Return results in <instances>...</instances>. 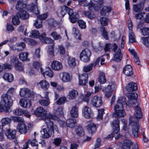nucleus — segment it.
Segmentation results:
<instances>
[{"label":"nucleus","instance_id":"obj_1","mask_svg":"<svg viewBox=\"0 0 149 149\" xmlns=\"http://www.w3.org/2000/svg\"><path fill=\"white\" fill-rule=\"evenodd\" d=\"M142 116L141 108L138 106L136 107L134 117L131 116L129 120V126L131 127L132 134L135 137H136L138 136V132L139 127L138 119L141 118Z\"/></svg>","mask_w":149,"mask_h":149},{"label":"nucleus","instance_id":"obj_2","mask_svg":"<svg viewBox=\"0 0 149 149\" xmlns=\"http://www.w3.org/2000/svg\"><path fill=\"white\" fill-rule=\"evenodd\" d=\"M126 98L121 96L117 101V104L115 106V112L113 114V117L117 118L124 117L125 115L123 109L124 104L125 103Z\"/></svg>","mask_w":149,"mask_h":149},{"label":"nucleus","instance_id":"obj_3","mask_svg":"<svg viewBox=\"0 0 149 149\" xmlns=\"http://www.w3.org/2000/svg\"><path fill=\"white\" fill-rule=\"evenodd\" d=\"M13 100L11 96L8 94H3L1 98V104L5 108L6 112H9L10 108L12 106Z\"/></svg>","mask_w":149,"mask_h":149},{"label":"nucleus","instance_id":"obj_4","mask_svg":"<svg viewBox=\"0 0 149 149\" xmlns=\"http://www.w3.org/2000/svg\"><path fill=\"white\" fill-rule=\"evenodd\" d=\"M112 125L113 126L115 127L114 132L109 135L107 137V139H109L114 136L115 139L117 140L120 136V134H118L120 130L119 121V120L117 119L113 120L112 123Z\"/></svg>","mask_w":149,"mask_h":149},{"label":"nucleus","instance_id":"obj_5","mask_svg":"<svg viewBox=\"0 0 149 149\" xmlns=\"http://www.w3.org/2000/svg\"><path fill=\"white\" fill-rule=\"evenodd\" d=\"M115 85L112 82L109 83L106 88H104L102 91L105 93V96L107 97H110L112 95L111 92L115 88Z\"/></svg>","mask_w":149,"mask_h":149},{"label":"nucleus","instance_id":"obj_6","mask_svg":"<svg viewBox=\"0 0 149 149\" xmlns=\"http://www.w3.org/2000/svg\"><path fill=\"white\" fill-rule=\"evenodd\" d=\"M43 118L45 119V122L47 125L48 127H51L53 125V122H52L50 119L53 120H57L58 119L57 117L55 115H52L51 113H49L48 114H46V117H44Z\"/></svg>","mask_w":149,"mask_h":149},{"label":"nucleus","instance_id":"obj_7","mask_svg":"<svg viewBox=\"0 0 149 149\" xmlns=\"http://www.w3.org/2000/svg\"><path fill=\"white\" fill-rule=\"evenodd\" d=\"M91 104L93 106L97 107H100L102 104L101 97L97 96H94L91 99Z\"/></svg>","mask_w":149,"mask_h":149},{"label":"nucleus","instance_id":"obj_8","mask_svg":"<svg viewBox=\"0 0 149 149\" xmlns=\"http://www.w3.org/2000/svg\"><path fill=\"white\" fill-rule=\"evenodd\" d=\"M132 145V149H139L138 146L136 143H132L130 140H126L124 143V145L121 149H130V146Z\"/></svg>","mask_w":149,"mask_h":149},{"label":"nucleus","instance_id":"obj_9","mask_svg":"<svg viewBox=\"0 0 149 149\" xmlns=\"http://www.w3.org/2000/svg\"><path fill=\"white\" fill-rule=\"evenodd\" d=\"M83 115L86 118H90L93 116V111L90 107L87 106H84L82 109Z\"/></svg>","mask_w":149,"mask_h":149},{"label":"nucleus","instance_id":"obj_10","mask_svg":"<svg viewBox=\"0 0 149 149\" xmlns=\"http://www.w3.org/2000/svg\"><path fill=\"white\" fill-rule=\"evenodd\" d=\"M47 111L42 107H38L35 110L34 114L37 116L43 118L46 117Z\"/></svg>","mask_w":149,"mask_h":149},{"label":"nucleus","instance_id":"obj_11","mask_svg":"<svg viewBox=\"0 0 149 149\" xmlns=\"http://www.w3.org/2000/svg\"><path fill=\"white\" fill-rule=\"evenodd\" d=\"M79 5L81 6H88L89 10H92V8H93L96 11L97 10H99L100 9V8L98 7V9H96L94 7V5L93 3L91 2L90 3H88L86 0H81L79 1Z\"/></svg>","mask_w":149,"mask_h":149},{"label":"nucleus","instance_id":"obj_12","mask_svg":"<svg viewBox=\"0 0 149 149\" xmlns=\"http://www.w3.org/2000/svg\"><path fill=\"white\" fill-rule=\"evenodd\" d=\"M73 12V10L66 6H63L61 8L60 12L58 13V15L60 17H63L67 13L69 15Z\"/></svg>","mask_w":149,"mask_h":149},{"label":"nucleus","instance_id":"obj_13","mask_svg":"<svg viewBox=\"0 0 149 149\" xmlns=\"http://www.w3.org/2000/svg\"><path fill=\"white\" fill-rule=\"evenodd\" d=\"M60 75L61 80L64 82H70L72 79V76L67 72H63Z\"/></svg>","mask_w":149,"mask_h":149},{"label":"nucleus","instance_id":"obj_14","mask_svg":"<svg viewBox=\"0 0 149 149\" xmlns=\"http://www.w3.org/2000/svg\"><path fill=\"white\" fill-rule=\"evenodd\" d=\"M45 128H44L41 130V132H43V134H42L43 137L44 138H48L51 137L53 132L52 130H51L50 127L48 125Z\"/></svg>","mask_w":149,"mask_h":149},{"label":"nucleus","instance_id":"obj_15","mask_svg":"<svg viewBox=\"0 0 149 149\" xmlns=\"http://www.w3.org/2000/svg\"><path fill=\"white\" fill-rule=\"evenodd\" d=\"M88 75L87 73H85L79 75V84L85 86L88 82Z\"/></svg>","mask_w":149,"mask_h":149},{"label":"nucleus","instance_id":"obj_16","mask_svg":"<svg viewBox=\"0 0 149 149\" xmlns=\"http://www.w3.org/2000/svg\"><path fill=\"white\" fill-rule=\"evenodd\" d=\"M137 89L136 84L131 82L129 83L126 86L125 89L128 92H131L135 91Z\"/></svg>","mask_w":149,"mask_h":149},{"label":"nucleus","instance_id":"obj_17","mask_svg":"<svg viewBox=\"0 0 149 149\" xmlns=\"http://www.w3.org/2000/svg\"><path fill=\"white\" fill-rule=\"evenodd\" d=\"M51 67L55 70L59 71L62 69L63 65L60 62L54 60L52 63Z\"/></svg>","mask_w":149,"mask_h":149},{"label":"nucleus","instance_id":"obj_18","mask_svg":"<svg viewBox=\"0 0 149 149\" xmlns=\"http://www.w3.org/2000/svg\"><path fill=\"white\" fill-rule=\"evenodd\" d=\"M40 71L44 77H45V76H48L49 77H53V72L51 69L49 67H46L44 71L42 68H41Z\"/></svg>","mask_w":149,"mask_h":149},{"label":"nucleus","instance_id":"obj_19","mask_svg":"<svg viewBox=\"0 0 149 149\" xmlns=\"http://www.w3.org/2000/svg\"><path fill=\"white\" fill-rule=\"evenodd\" d=\"M123 72L127 76H131L133 74L132 67L130 65L125 66L123 69Z\"/></svg>","mask_w":149,"mask_h":149},{"label":"nucleus","instance_id":"obj_20","mask_svg":"<svg viewBox=\"0 0 149 149\" xmlns=\"http://www.w3.org/2000/svg\"><path fill=\"white\" fill-rule=\"evenodd\" d=\"M26 8L28 11H29L34 14L38 15L39 13L38 8L36 5H34L33 4H31L28 5Z\"/></svg>","mask_w":149,"mask_h":149},{"label":"nucleus","instance_id":"obj_21","mask_svg":"<svg viewBox=\"0 0 149 149\" xmlns=\"http://www.w3.org/2000/svg\"><path fill=\"white\" fill-rule=\"evenodd\" d=\"M17 129L22 134H25L27 132L26 126L24 123H19L17 126Z\"/></svg>","mask_w":149,"mask_h":149},{"label":"nucleus","instance_id":"obj_22","mask_svg":"<svg viewBox=\"0 0 149 149\" xmlns=\"http://www.w3.org/2000/svg\"><path fill=\"white\" fill-rule=\"evenodd\" d=\"M30 143L32 146H35V149H37L38 148V144L36 139H34L33 140L31 141L30 139H29L26 142L25 144L24 145L22 149H27L28 148V143Z\"/></svg>","mask_w":149,"mask_h":149},{"label":"nucleus","instance_id":"obj_23","mask_svg":"<svg viewBox=\"0 0 149 149\" xmlns=\"http://www.w3.org/2000/svg\"><path fill=\"white\" fill-rule=\"evenodd\" d=\"M16 15L23 19H26L29 17V14L27 13L26 9L20 10L16 14Z\"/></svg>","mask_w":149,"mask_h":149},{"label":"nucleus","instance_id":"obj_24","mask_svg":"<svg viewBox=\"0 0 149 149\" xmlns=\"http://www.w3.org/2000/svg\"><path fill=\"white\" fill-rule=\"evenodd\" d=\"M16 133V132L15 130L10 129L7 130L5 132L6 135L10 139H12L15 138Z\"/></svg>","mask_w":149,"mask_h":149},{"label":"nucleus","instance_id":"obj_25","mask_svg":"<svg viewBox=\"0 0 149 149\" xmlns=\"http://www.w3.org/2000/svg\"><path fill=\"white\" fill-rule=\"evenodd\" d=\"M31 94L30 90L26 88H21L19 92V95L22 97H29Z\"/></svg>","mask_w":149,"mask_h":149},{"label":"nucleus","instance_id":"obj_26","mask_svg":"<svg viewBox=\"0 0 149 149\" xmlns=\"http://www.w3.org/2000/svg\"><path fill=\"white\" fill-rule=\"evenodd\" d=\"M26 5L23 1L19 0L17 1L15 5V8L16 10H23L26 9Z\"/></svg>","mask_w":149,"mask_h":149},{"label":"nucleus","instance_id":"obj_27","mask_svg":"<svg viewBox=\"0 0 149 149\" xmlns=\"http://www.w3.org/2000/svg\"><path fill=\"white\" fill-rule=\"evenodd\" d=\"M122 54L121 53L120 49L119 48L118 50L115 52V54L114 55L113 60L116 62H119L122 59Z\"/></svg>","mask_w":149,"mask_h":149},{"label":"nucleus","instance_id":"obj_28","mask_svg":"<svg viewBox=\"0 0 149 149\" xmlns=\"http://www.w3.org/2000/svg\"><path fill=\"white\" fill-rule=\"evenodd\" d=\"M133 8V10L134 12H140L143 10L144 8V3L141 2L136 4L134 5Z\"/></svg>","mask_w":149,"mask_h":149},{"label":"nucleus","instance_id":"obj_29","mask_svg":"<svg viewBox=\"0 0 149 149\" xmlns=\"http://www.w3.org/2000/svg\"><path fill=\"white\" fill-rule=\"evenodd\" d=\"M2 78L5 81L8 82H11L14 80V77L13 74L9 73H6L4 74Z\"/></svg>","mask_w":149,"mask_h":149},{"label":"nucleus","instance_id":"obj_30","mask_svg":"<svg viewBox=\"0 0 149 149\" xmlns=\"http://www.w3.org/2000/svg\"><path fill=\"white\" fill-rule=\"evenodd\" d=\"M40 85L41 88L44 90H47L49 87V83L45 80H42L38 84Z\"/></svg>","mask_w":149,"mask_h":149},{"label":"nucleus","instance_id":"obj_31","mask_svg":"<svg viewBox=\"0 0 149 149\" xmlns=\"http://www.w3.org/2000/svg\"><path fill=\"white\" fill-rule=\"evenodd\" d=\"M78 95V92L76 90H72L70 91L67 96V97L70 100L75 99Z\"/></svg>","mask_w":149,"mask_h":149},{"label":"nucleus","instance_id":"obj_32","mask_svg":"<svg viewBox=\"0 0 149 149\" xmlns=\"http://www.w3.org/2000/svg\"><path fill=\"white\" fill-rule=\"evenodd\" d=\"M20 106L23 108H29L31 105L30 101L29 100L21 99L19 101Z\"/></svg>","mask_w":149,"mask_h":149},{"label":"nucleus","instance_id":"obj_33","mask_svg":"<svg viewBox=\"0 0 149 149\" xmlns=\"http://www.w3.org/2000/svg\"><path fill=\"white\" fill-rule=\"evenodd\" d=\"M69 15V19L71 22L73 23H75L79 18V14L77 13H73V12Z\"/></svg>","mask_w":149,"mask_h":149},{"label":"nucleus","instance_id":"obj_34","mask_svg":"<svg viewBox=\"0 0 149 149\" xmlns=\"http://www.w3.org/2000/svg\"><path fill=\"white\" fill-rule=\"evenodd\" d=\"M86 127L88 132L91 134L95 132L96 130V125L92 123H90L87 125Z\"/></svg>","mask_w":149,"mask_h":149},{"label":"nucleus","instance_id":"obj_35","mask_svg":"<svg viewBox=\"0 0 149 149\" xmlns=\"http://www.w3.org/2000/svg\"><path fill=\"white\" fill-rule=\"evenodd\" d=\"M29 54L27 52H21L19 54V58L22 61H29V59L28 58Z\"/></svg>","mask_w":149,"mask_h":149},{"label":"nucleus","instance_id":"obj_36","mask_svg":"<svg viewBox=\"0 0 149 149\" xmlns=\"http://www.w3.org/2000/svg\"><path fill=\"white\" fill-rule=\"evenodd\" d=\"M78 108L77 106L73 107L70 112L71 116L73 118H77L78 116Z\"/></svg>","mask_w":149,"mask_h":149},{"label":"nucleus","instance_id":"obj_37","mask_svg":"<svg viewBox=\"0 0 149 149\" xmlns=\"http://www.w3.org/2000/svg\"><path fill=\"white\" fill-rule=\"evenodd\" d=\"M72 31L74 38L78 40L81 39V35L77 28L75 27H73L72 29Z\"/></svg>","mask_w":149,"mask_h":149},{"label":"nucleus","instance_id":"obj_38","mask_svg":"<svg viewBox=\"0 0 149 149\" xmlns=\"http://www.w3.org/2000/svg\"><path fill=\"white\" fill-rule=\"evenodd\" d=\"M76 59L74 58L70 57L68 59V64L69 66L71 68H73L76 65L75 63Z\"/></svg>","mask_w":149,"mask_h":149},{"label":"nucleus","instance_id":"obj_39","mask_svg":"<svg viewBox=\"0 0 149 149\" xmlns=\"http://www.w3.org/2000/svg\"><path fill=\"white\" fill-rule=\"evenodd\" d=\"M76 123V120L72 119H68L66 122L67 126L70 128L74 127Z\"/></svg>","mask_w":149,"mask_h":149},{"label":"nucleus","instance_id":"obj_40","mask_svg":"<svg viewBox=\"0 0 149 149\" xmlns=\"http://www.w3.org/2000/svg\"><path fill=\"white\" fill-rule=\"evenodd\" d=\"M111 10V8L110 6H104L101 10L100 13L102 15L105 16L107 13H108L110 12Z\"/></svg>","mask_w":149,"mask_h":149},{"label":"nucleus","instance_id":"obj_41","mask_svg":"<svg viewBox=\"0 0 149 149\" xmlns=\"http://www.w3.org/2000/svg\"><path fill=\"white\" fill-rule=\"evenodd\" d=\"M111 10V8L110 6H104L101 10L100 13L102 15L105 16L107 13H108L110 12Z\"/></svg>","mask_w":149,"mask_h":149},{"label":"nucleus","instance_id":"obj_42","mask_svg":"<svg viewBox=\"0 0 149 149\" xmlns=\"http://www.w3.org/2000/svg\"><path fill=\"white\" fill-rule=\"evenodd\" d=\"M111 10V8L110 6H104L101 10L100 13L102 15L105 16L107 13H108L110 12Z\"/></svg>","mask_w":149,"mask_h":149},{"label":"nucleus","instance_id":"obj_43","mask_svg":"<svg viewBox=\"0 0 149 149\" xmlns=\"http://www.w3.org/2000/svg\"><path fill=\"white\" fill-rule=\"evenodd\" d=\"M126 95L129 99L132 100H135L136 101L138 97L137 94L135 93H127Z\"/></svg>","mask_w":149,"mask_h":149},{"label":"nucleus","instance_id":"obj_44","mask_svg":"<svg viewBox=\"0 0 149 149\" xmlns=\"http://www.w3.org/2000/svg\"><path fill=\"white\" fill-rule=\"evenodd\" d=\"M40 36V33L38 31L32 30L29 33V36L30 37L37 38Z\"/></svg>","mask_w":149,"mask_h":149},{"label":"nucleus","instance_id":"obj_45","mask_svg":"<svg viewBox=\"0 0 149 149\" xmlns=\"http://www.w3.org/2000/svg\"><path fill=\"white\" fill-rule=\"evenodd\" d=\"M129 39L130 43L135 42V36L133 31H129Z\"/></svg>","mask_w":149,"mask_h":149},{"label":"nucleus","instance_id":"obj_46","mask_svg":"<svg viewBox=\"0 0 149 149\" xmlns=\"http://www.w3.org/2000/svg\"><path fill=\"white\" fill-rule=\"evenodd\" d=\"M105 75L104 72H101L100 73L98 81L101 84L104 83L106 82Z\"/></svg>","mask_w":149,"mask_h":149},{"label":"nucleus","instance_id":"obj_47","mask_svg":"<svg viewBox=\"0 0 149 149\" xmlns=\"http://www.w3.org/2000/svg\"><path fill=\"white\" fill-rule=\"evenodd\" d=\"M11 120V117H10V118H3L1 120L2 127H3V126L5 125L10 123Z\"/></svg>","mask_w":149,"mask_h":149},{"label":"nucleus","instance_id":"obj_48","mask_svg":"<svg viewBox=\"0 0 149 149\" xmlns=\"http://www.w3.org/2000/svg\"><path fill=\"white\" fill-rule=\"evenodd\" d=\"M77 134L79 136H82L84 134V131L83 127L81 126L78 127L76 129Z\"/></svg>","mask_w":149,"mask_h":149},{"label":"nucleus","instance_id":"obj_49","mask_svg":"<svg viewBox=\"0 0 149 149\" xmlns=\"http://www.w3.org/2000/svg\"><path fill=\"white\" fill-rule=\"evenodd\" d=\"M11 119L14 122H17L19 123H24V119L22 117H19L11 116Z\"/></svg>","mask_w":149,"mask_h":149},{"label":"nucleus","instance_id":"obj_50","mask_svg":"<svg viewBox=\"0 0 149 149\" xmlns=\"http://www.w3.org/2000/svg\"><path fill=\"white\" fill-rule=\"evenodd\" d=\"M100 31L102 36L106 39H108V33L105 30V28L103 26L100 27Z\"/></svg>","mask_w":149,"mask_h":149},{"label":"nucleus","instance_id":"obj_51","mask_svg":"<svg viewBox=\"0 0 149 149\" xmlns=\"http://www.w3.org/2000/svg\"><path fill=\"white\" fill-rule=\"evenodd\" d=\"M142 42L147 47H149V36L141 38Z\"/></svg>","mask_w":149,"mask_h":149},{"label":"nucleus","instance_id":"obj_52","mask_svg":"<svg viewBox=\"0 0 149 149\" xmlns=\"http://www.w3.org/2000/svg\"><path fill=\"white\" fill-rule=\"evenodd\" d=\"M50 36L54 40H58L61 38V37L60 35L55 31L52 32L50 34Z\"/></svg>","mask_w":149,"mask_h":149},{"label":"nucleus","instance_id":"obj_53","mask_svg":"<svg viewBox=\"0 0 149 149\" xmlns=\"http://www.w3.org/2000/svg\"><path fill=\"white\" fill-rule=\"evenodd\" d=\"M16 46L17 48H15V49H17L19 51L23 50L26 47L25 45L23 42H21L19 44H17Z\"/></svg>","mask_w":149,"mask_h":149},{"label":"nucleus","instance_id":"obj_54","mask_svg":"<svg viewBox=\"0 0 149 149\" xmlns=\"http://www.w3.org/2000/svg\"><path fill=\"white\" fill-rule=\"evenodd\" d=\"M23 40L28 44L31 45H34L36 44L37 43V42L33 40L28 38H24Z\"/></svg>","mask_w":149,"mask_h":149},{"label":"nucleus","instance_id":"obj_55","mask_svg":"<svg viewBox=\"0 0 149 149\" xmlns=\"http://www.w3.org/2000/svg\"><path fill=\"white\" fill-rule=\"evenodd\" d=\"M109 20L105 17H102L100 19V22L101 25L103 26H106L108 24Z\"/></svg>","mask_w":149,"mask_h":149},{"label":"nucleus","instance_id":"obj_56","mask_svg":"<svg viewBox=\"0 0 149 149\" xmlns=\"http://www.w3.org/2000/svg\"><path fill=\"white\" fill-rule=\"evenodd\" d=\"M14 67L16 70L19 71H23L24 70V68L23 65L19 62L14 66Z\"/></svg>","mask_w":149,"mask_h":149},{"label":"nucleus","instance_id":"obj_57","mask_svg":"<svg viewBox=\"0 0 149 149\" xmlns=\"http://www.w3.org/2000/svg\"><path fill=\"white\" fill-rule=\"evenodd\" d=\"M77 24L79 27L82 29H85L86 27V22L82 20H79L77 22Z\"/></svg>","mask_w":149,"mask_h":149},{"label":"nucleus","instance_id":"obj_58","mask_svg":"<svg viewBox=\"0 0 149 149\" xmlns=\"http://www.w3.org/2000/svg\"><path fill=\"white\" fill-rule=\"evenodd\" d=\"M104 112V110L103 109H98V114L97 118V120H101L102 118Z\"/></svg>","mask_w":149,"mask_h":149},{"label":"nucleus","instance_id":"obj_59","mask_svg":"<svg viewBox=\"0 0 149 149\" xmlns=\"http://www.w3.org/2000/svg\"><path fill=\"white\" fill-rule=\"evenodd\" d=\"M66 98L65 97H63L59 98L56 102L57 104L61 105L64 104L66 100Z\"/></svg>","mask_w":149,"mask_h":149},{"label":"nucleus","instance_id":"obj_60","mask_svg":"<svg viewBox=\"0 0 149 149\" xmlns=\"http://www.w3.org/2000/svg\"><path fill=\"white\" fill-rule=\"evenodd\" d=\"M19 17L16 16H13L12 18V23L14 25H17L19 24Z\"/></svg>","mask_w":149,"mask_h":149},{"label":"nucleus","instance_id":"obj_61","mask_svg":"<svg viewBox=\"0 0 149 149\" xmlns=\"http://www.w3.org/2000/svg\"><path fill=\"white\" fill-rule=\"evenodd\" d=\"M93 66V63H91L85 66L83 68V71L85 72L90 71L91 70Z\"/></svg>","mask_w":149,"mask_h":149},{"label":"nucleus","instance_id":"obj_62","mask_svg":"<svg viewBox=\"0 0 149 149\" xmlns=\"http://www.w3.org/2000/svg\"><path fill=\"white\" fill-rule=\"evenodd\" d=\"M141 34L143 36H149V27H144L141 31Z\"/></svg>","mask_w":149,"mask_h":149},{"label":"nucleus","instance_id":"obj_63","mask_svg":"<svg viewBox=\"0 0 149 149\" xmlns=\"http://www.w3.org/2000/svg\"><path fill=\"white\" fill-rule=\"evenodd\" d=\"M19 62L18 59L15 56L12 57L10 58V63L11 65H14V66Z\"/></svg>","mask_w":149,"mask_h":149},{"label":"nucleus","instance_id":"obj_64","mask_svg":"<svg viewBox=\"0 0 149 149\" xmlns=\"http://www.w3.org/2000/svg\"><path fill=\"white\" fill-rule=\"evenodd\" d=\"M13 113L16 115L17 116H21L23 114V111L20 108L17 109L14 111Z\"/></svg>","mask_w":149,"mask_h":149}]
</instances>
